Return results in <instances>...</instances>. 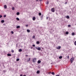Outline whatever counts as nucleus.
<instances>
[{
  "mask_svg": "<svg viewBox=\"0 0 76 76\" xmlns=\"http://www.w3.org/2000/svg\"><path fill=\"white\" fill-rule=\"evenodd\" d=\"M66 35H68V34H69V32L66 31Z\"/></svg>",
  "mask_w": 76,
  "mask_h": 76,
  "instance_id": "12",
  "label": "nucleus"
},
{
  "mask_svg": "<svg viewBox=\"0 0 76 76\" xmlns=\"http://www.w3.org/2000/svg\"><path fill=\"white\" fill-rule=\"evenodd\" d=\"M52 74L53 75H55V74H54V72H52Z\"/></svg>",
  "mask_w": 76,
  "mask_h": 76,
  "instance_id": "21",
  "label": "nucleus"
},
{
  "mask_svg": "<svg viewBox=\"0 0 76 76\" xmlns=\"http://www.w3.org/2000/svg\"><path fill=\"white\" fill-rule=\"evenodd\" d=\"M4 8L5 9H7V6L6 5L4 6Z\"/></svg>",
  "mask_w": 76,
  "mask_h": 76,
  "instance_id": "11",
  "label": "nucleus"
},
{
  "mask_svg": "<svg viewBox=\"0 0 76 76\" xmlns=\"http://www.w3.org/2000/svg\"><path fill=\"white\" fill-rule=\"evenodd\" d=\"M74 44L76 46V41H75V42H74Z\"/></svg>",
  "mask_w": 76,
  "mask_h": 76,
  "instance_id": "29",
  "label": "nucleus"
},
{
  "mask_svg": "<svg viewBox=\"0 0 76 76\" xmlns=\"http://www.w3.org/2000/svg\"><path fill=\"white\" fill-rule=\"evenodd\" d=\"M29 61H30V58H29Z\"/></svg>",
  "mask_w": 76,
  "mask_h": 76,
  "instance_id": "41",
  "label": "nucleus"
},
{
  "mask_svg": "<svg viewBox=\"0 0 76 76\" xmlns=\"http://www.w3.org/2000/svg\"><path fill=\"white\" fill-rule=\"evenodd\" d=\"M65 4H67V2H66L65 3Z\"/></svg>",
  "mask_w": 76,
  "mask_h": 76,
  "instance_id": "42",
  "label": "nucleus"
},
{
  "mask_svg": "<svg viewBox=\"0 0 76 76\" xmlns=\"http://www.w3.org/2000/svg\"><path fill=\"white\" fill-rule=\"evenodd\" d=\"M66 18L67 19H69V18H70V17L69 16H66Z\"/></svg>",
  "mask_w": 76,
  "mask_h": 76,
  "instance_id": "17",
  "label": "nucleus"
},
{
  "mask_svg": "<svg viewBox=\"0 0 76 76\" xmlns=\"http://www.w3.org/2000/svg\"><path fill=\"white\" fill-rule=\"evenodd\" d=\"M16 20H19V18H16Z\"/></svg>",
  "mask_w": 76,
  "mask_h": 76,
  "instance_id": "26",
  "label": "nucleus"
},
{
  "mask_svg": "<svg viewBox=\"0 0 76 76\" xmlns=\"http://www.w3.org/2000/svg\"><path fill=\"white\" fill-rule=\"evenodd\" d=\"M74 59L75 58L74 57H72L71 58V59L70 60L71 63H73Z\"/></svg>",
  "mask_w": 76,
  "mask_h": 76,
  "instance_id": "1",
  "label": "nucleus"
},
{
  "mask_svg": "<svg viewBox=\"0 0 76 76\" xmlns=\"http://www.w3.org/2000/svg\"><path fill=\"white\" fill-rule=\"evenodd\" d=\"M32 19L33 20H35V19H36V18L35 17H34Z\"/></svg>",
  "mask_w": 76,
  "mask_h": 76,
  "instance_id": "6",
  "label": "nucleus"
},
{
  "mask_svg": "<svg viewBox=\"0 0 76 76\" xmlns=\"http://www.w3.org/2000/svg\"><path fill=\"white\" fill-rule=\"evenodd\" d=\"M27 31L28 32H29V29H27Z\"/></svg>",
  "mask_w": 76,
  "mask_h": 76,
  "instance_id": "37",
  "label": "nucleus"
},
{
  "mask_svg": "<svg viewBox=\"0 0 76 76\" xmlns=\"http://www.w3.org/2000/svg\"><path fill=\"white\" fill-rule=\"evenodd\" d=\"M75 35V34L74 33H72V35L74 36Z\"/></svg>",
  "mask_w": 76,
  "mask_h": 76,
  "instance_id": "23",
  "label": "nucleus"
},
{
  "mask_svg": "<svg viewBox=\"0 0 76 76\" xmlns=\"http://www.w3.org/2000/svg\"><path fill=\"white\" fill-rule=\"evenodd\" d=\"M20 76H23V75L21 74V75H20Z\"/></svg>",
  "mask_w": 76,
  "mask_h": 76,
  "instance_id": "38",
  "label": "nucleus"
},
{
  "mask_svg": "<svg viewBox=\"0 0 76 76\" xmlns=\"http://www.w3.org/2000/svg\"><path fill=\"white\" fill-rule=\"evenodd\" d=\"M40 1H42V0H39Z\"/></svg>",
  "mask_w": 76,
  "mask_h": 76,
  "instance_id": "46",
  "label": "nucleus"
},
{
  "mask_svg": "<svg viewBox=\"0 0 76 76\" xmlns=\"http://www.w3.org/2000/svg\"><path fill=\"white\" fill-rule=\"evenodd\" d=\"M37 63L39 64L40 63H41V61L40 60H39L38 61Z\"/></svg>",
  "mask_w": 76,
  "mask_h": 76,
  "instance_id": "8",
  "label": "nucleus"
},
{
  "mask_svg": "<svg viewBox=\"0 0 76 76\" xmlns=\"http://www.w3.org/2000/svg\"><path fill=\"white\" fill-rule=\"evenodd\" d=\"M23 76H26V75H23Z\"/></svg>",
  "mask_w": 76,
  "mask_h": 76,
  "instance_id": "45",
  "label": "nucleus"
},
{
  "mask_svg": "<svg viewBox=\"0 0 76 76\" xmlns=\"http://www.w3.org/2000/svg\"><path fill=\"white\" fill-rule=\"evenodd\" d=\"M56 76H60V75H57Z\"/></svg>",
  "mask_w": 76,
  "mask_h": 76,
  "instance_id": "40",
  "label": "nucleus"
},
{
  "mask_svg": "<svg viewBox=\"0 0 76 76\" xmlns=\"http://www.w3.org/2000/svg\"><path fill=\"white\" fill-rule=\"evenodd\" d=\"M11 33L12 34H13L14 32L12 31H11Z\"/></svg>",
  "mask_w": 76,
  "mask_h": 76,
  "instance_id": "27",
  "label": "nucleus"
},
{
  "mask_svg": "<svg viewBox=\"0 0 76 76\" xmlns=\"http://www.w3.org/2000/svg\"><path fill=\"white\" fill-rule=\"evenodd\" d=\"M19 52H22V49H20L18 50Z\"/></svg>",
  "mask_w": 76,
  "mask_h": 76,
  "instance_id": "7",
  "label": "nucleus"
},
{
  "mask_svg": "<svg viewBox=\"0 0 76 76\" xmlns=\"http://www.w3.org/2000/svg\"><path fill=\"white\" fill-rule=\"evenodd\" d=\"M49 4V2H48V1H47V2H46V4Z\"/></svg>",
  "mask_w": 76,
  "mask_h": 76,
  "instance_id": "20",
  "label": "nucleus"
},
{
  "mask_svg": "<svg viewBox=\"0 0 76 76\" xmlns=\"http://www.w3.org/2000/svg\"><path fill=\"white\" fill-rule=\"evenodd\" d=\"M30 32V30H29V32Z\"/></svg>",
  "mask_w": 76,
  "mask_h": 76,
  "instance_id": "43",
  "label": "nucleus"
},
{
  "mask_svg": "<svg viewBox=\"0 0 76 76\" xmlns=\"http://www.w3.org/2000/svg\"><path fill=\"white\" fill-rule=\"evenodd\" d=\"M16 14H17V15H19V14H20V13H19V12H18Z\"/></svg>",
  "mask_w": 76,
  "mask_h": 76,
  "instance_id": "15",
  "label": "nucleus"
},
{
  "mask_svg": "<svg viewBox=\"0 0 76 76\" xmlns=\"http://www.w3.org/2000/svg\"><path fill=\"white\" fill-rule=\"evenodd\" d=\"M33 47H35V45H33Z\"/></svg>",
  "mask_w": 76,
  "mask_h": 76,
  "instance_id": "36",
  "label": "nucleus"
},
{
  "mask_svg": "<svg viewBox=\"0 0 76 76\" xmlns=\"http://www.w3.org/2000/svg\"><path fill=\"white\" fill-rule=\"evenodd\" d=\"M11 52L12 53H14V50H11Z\"/></svg>",
  "mask_w": 76,
  "mask_h": 76,
  "instance_id": "22",
  "label": "nucleus"
},
{
  "mask_svg": "<svg viewBox=\"0 0 76 76\" xmlns=\"http://www.w3.org/2000/svg\"><path fill=\"white\" fill-rule=\"evenodd\" d=\"M19 58H17L16 59V61H19Z\"/></svg>",
  "mask_w": 76,
  "mask_h": 76,
  "instance_id": "24",
  "label": "nucleus"
},
{
  "mask_svg": "<svg viewBox=\"0 0 76 76\" xmlns=\"http://www.w3.org/2000/svg\"><path fill=\"white\" fill-rule=\"evenodd\" d=\"M68 27H70L71 26V25H69L68 26Z\"/></svg>",
  "mask_w": 76,
  "mask_h": 76,
  "instance_id": "32",
  "label": "nucleus"
},
{
  "mask_svg": "<svg viewBox=\"0 0 76 76\" xmlns=\"http://www.w3.org/2000/svg\"><path fill=\"white\" fill-rule=\"evenodd\" d=\"M40 72L39 71V70H38L37 71V74H39V73Z\"/></svg>",
  "mask_w": 76,
  "mask_h": 76,
  "instance_id": "10",
  "label": "nucleus"
},
{
  "mask_svg": "<svg viewBox=\"0 0 76 76\" xmlns=\"http://www.w3.org/2000/svg\"><path fill=\"white\" fill-rule=\"evenodd\" d=\"M36 1H38V0H36Z\"/></svg>",
  "mask_w": 76,
  "mask_h": 76,
  "instance_id": "47",
  "label": "nucleus"
},
{
  "mask_svg": "<svg viewBox=\"0 0 76 76\" xmlns=\"http://www.w3.org/2000/svg\"><path fill=\"white\" fill-rule=\"evenodd\" d=\"M43 16H44V15H42L41 16V18H43Z\"/></svg>",
  "mask_w": 76,
  "mask_h": 76,
  "instance_id": "34",
  "label": "nucleus"
},
{
  "mask_svg": "<svg viewBox=\"0 0 76 76\" xmlns=\"http://www.w3.org/2000/svg\"><path fill=\"white\" fill-rule=\"evenodd\" d=\"M26 27H28V25H26Z\"/></svg>",
  "mask_w": 76,
  "mask_h": 76,
  "instance_id": "39",
  "label": "nucleus"
},
{
  "mask_svg": "<svg viewBox=\"0 0 76 76\" xmlns=\"http://www.w3.org/2000/svg\"><path fill=\"white\" fill-rule=\"evenodd\" d=\"M41 15H42V14H41V13L39 12V16H41Z\"/></svg>",
  "mask_w": 76,
  "mask_h": 76,
  "instance_id": "16",
  "label": "nucleus"
},
{
  "mask_svg": "<svg viewBox=\"0 0 76 76\" xmlns=\"http://www.w3.org/2000/svg\"><path fill=\"white\" fill-rule=\"evenodd\" d=\"M37 44H39V42L37 41Z\"/></svg>",
  "mask_w": 76,
  "mask_h": 76,
  "instance_id": "14",
  "label": "nucleus"
},
{
  "mask_svg": "<svg viewBox=\"0 0 76 76\" xmlns=\"http://www.w3.org/2000/svg\"><path fill=\"white\" fill-rule=\"evenodd\" d=\"M66 57L68 59H69V56H67Z\"/></svg>",
  "mask_w": 76,
  "mask_h": 76,
  "instance_id": "28",
  "label": "nucleus"
},
{
  "mask_svg": "<svg viewBox=\"0 0 76 76\" xmlns=\"http://www.w3.org/2000/svg\"><path fill=\"white\" fill-rule=\"evenodd\" d=\"M49 18V17H46V19H47V20H48V18Z\"/></svg>",
  "mask_w": 76,
  "mask_h": 76,
  "instance_id": "30",
  "label": "nucleus"
},
{
  "mask_svg": "<svg viewBox=\"0 0 76 76\" xmlns=\"http://www.w3.org/2000/svg\"><path fill=\"white\" fill-rule=\"evenodd\" d=\"M7 56H12V55H11V54H10L9 53V54H7Z\"/></svg>",
  "mask_w": 76,
  "mask_h": 76,
  "instance_id": "9",
  "label": "nucleus"
},
{
  "mask_svg": "<svg viewBox=\"0 0 76 76\" xmlns=\"http://www.w3.org/2000/svg\"><path fill=\"white\" fill-rule=\"evenodd\" d=\"M51 10L52 12H54L55 10H54V8H53L51 9Z\"/></svg>",
  "mask_w": 76,
  "mask_h": 76,
  "instance_id": "4",
  "label": "nucleus"
},
{
  "mask_svg": "<svg viewBox=\"0 0 76 76\" xmlns=\"http://www.w3.org/2000/svg\"><path fill=\"white\" fill-rule=\"evenodd\" d=\"M37 60V58H34L33 59V62H34V63H35L36 61V60Z\"/></svg>",
  "mask_w": 76,
  "mask_h": 76,
  "instance_id": "3",
  "label": "nucleus"
},
{
  "mask_svg": "<svg viewBox=\"0 0 76 76\" xmlns=\"http://www.w3.org/2000/svg\"><path fill=\"white\" fill-rule=\"evenodd\" d=\"M6 15H4V18H6Z\"/></svg>",
  "mask_w": 76,
  "mask_h": 76,
  "instance_id": "33",
  "label": "nucleus"
},
{
  "mask_svg": "<svg viewBox=\"0 0 76 76\" xmlns=\"http://www.w3.org/2000/svg\"><path fill=\"white\" fill-rule=\"evenodd\" d=\"M36 49L37 50H39V51H40L41 50V48L40 47L37 48V47H36Z\"/></svg>",
  "mask_w": 76,
  "mask_h": 76,
  "instance_id": "2",
  "label": "nucleus"
},
{
  "mask_svg": "<svg viewBox=\"0 0 76 76\" xmlns=\"http://www.w3.org/2000/svg\"><path fill=\"white\" fill-rule=\"evenodd\" d=\"M1 23H4V20H3L1 21Z\"/></svg>",
  "mask_w": 76,
  "mask_h": 76,
  "instance_id": "18",
  "label": "nucleus"
},
{
  "mask_svg": "<svg viewBox=\"0 0 76 76\" xmlns=\"http://www.w3.org/2000/svg\"><path fill=\"white\" fill-rule=\"evenodd\" d=\"M26 57H27V56H28V55H26Z\"/></svg>",
  "mask_w": 76,
  "mask_h": 76,
  "instance_id": "44",
  "label": "nucleus"
},
{
  "mask_svg": "<svg viewBox=\"0 0 76 76\" xmlns=\"http://www.w3.org/2000/svg\"><path fill=\"white\" fill-rule=\"evenodd\" d=\"M56 48L58 50L60 49L61 48V46H58V47Z\"/></svg>",
  "mask_w": 76,
  "mask_h": 76,
  "instance_id": "5",
  "label": "nucleus"
},
{
  "mask_svg": "<svg viewBox=\"0 0 76 76\" xmlns=\"http://www.w3.org/2000/svg\"><path fill=\"white\" fill-rule=\"evenodd\" d=\"M16 28H20V26H18L16 27Z\"/></svg>",
  "mask_w": 76,
  "mask_h": 76,
  "instance_id": "19",
  "label": "nucleus"
},
{
  "mask_svg": "<svg viewBox=\"0 0 76 76\" xmlns=\"http://www.w3.org/2000/svg\"><path fill=\"white\" fill-rule=\"evenodd\" d=\"M35 36H33L32 37L34 39H35Z\"/></svg>",
  "mask_w": 76,
  "mask_h": 76,
  "instance_id": "25",
  "label": "nucleus"
},
{
  "mask_svg": "<svg viewBox=\"0 0 76 76\" xmlns=\"http://www.w3.org/2000/svg\"><path fill=\"white\" fill-rule=\"evenodd\" d=\"M12 10H14L15 9V8L14 7H13L12 8Z\"/></svg>",
  "mask_w": 76,
  "mask_h": 76,
  "instance_id": "31",
  "label": "nucleus"
},
{
  "mask_svg": "<svg viewBox=\"0 0 76 76\" xmlns=\"http://www.w3.org/2000/svg\"><path fill=\"white\" fill-rule=\"evenodd\" d=\"M2 18V16L1 15H0V18Z\"/></svg>",
  "mask_w": 76,
  "mask_h": 76,
  "instance_id": "35",
  "label": "nucleus"
},
{
  "mask_svg": "<svg viewBox=\"0 0 76 76\" xmlns=\"http://www.w3.org/2000/svg\"><path fill=\"white\" fill-rule=\"evenodd\" d=\"M62 56H61L59 57V59H61V58H62Z\"/></svg>",
  "mask_w": 76,
  "mask_h": 76,
  "instance_id": "13",
  "label": "nucleus"
}]
</instances>
